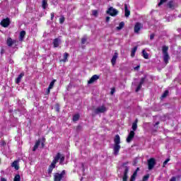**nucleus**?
<instances>
[{
  "label": "nucleus",
  "instance_id": "12",
  "mask_svg": "<svg viewBox=\"0 0 181 181\" xmlns=\"http://www.w3.org/2000/svg\"><path fill=\"white\" fill-rule=\"evenodd\" d=\"M119 149H121L120 145H115L113 147V155L115 156H117L118 153H119Z\"/></svg>",
  "mask_w": 181,
  "mask_h": 181
},
{
  "label": "nucleus",
  "instance_id": "59",
  "mask_svg": "<svg viewBox=\"0 0 181 181\" xmlns=\"http://www.w3.org/2000/svg\"><path fill=\"white\" fill-rule=\"evenodd\" d=\"M134 122H136V124H138V119H136Z\"/></svg>",
  "mask_w": 181,
  "mask_h": 181
},
{
  "label": "nucleus",
  "instance_id": "22",
  "mask_svg": "<svg viewBox=\"0 0 181 181\" xmlns=\"http://www.w3.org/2000/svg\"><path fill=\"white\" fill-rule=\"evenodd\" d=\"M40 146V139H38L36 141V143L33 148V151L35 152V151H36V149H37V148H39Z\"/></svg>",
  "mask_w": 181,
  "mask_h": 181
},
{
  "label": "nucleus",
  "instance_id": "10",
  "mask_svg": "<svg viewBox=\"0 0 181 181\" xmlns=\"http://www.w3.org/2000/svg\"><path fill=\"white\" fill-rule=\"evenodd\" d=\"M56 158H58V161L59 160L60 165H63V162H64V156L60 153H58L54 159H56Z\"/></svg>",
  "mask_w": 181,
  "mask_h": 181
},
{
  "label": "nucleus",
  "instance_id": "7",
  "mask_svg": "<svg viewBox=\"0 0 181 181\" xmlns=\"http://www.w3.org/2000/svg\"><path fill=\"white\" fill-rule=\"evenodd\" d=\"M147 162H148V170H152V168L155 167V165H156L155 158H151L148 159Z\"/></svg>",
  "mask_w": 181,
  "mask_h": 181
},
{
  "label": "nucleus",
  "instance_id": "19",
  "mask_svg": "<svg viewBox=\"0 0 181 181\" xmlns=\"http://www.w3.org/2000/svg\"><path fill=\"white\" fill-rule=\"evenodd\" d=\"M115 145H119L121 144V138L119 135L117 134L114 139Z\"/></svg>",
  "mask_w": 181,
  "mask_h": 181
},
{
  "label": "nucleus",
  "instance_id": "24",
  "mask_svg": "<svg viewBox=\"0 0 181 181\" xmlns=\"http://www.w3.org/2000/svg\"><path fill=\"white\" fill-rule=\"evenodd\" d=\"M124 26H125V23H124V21H122L121 23H119V26L117 27V30H121V29H122Z\"/></svg>",
  "mask_w": 181,
  "mask_h": 181
},
{
  "label": "nucleus",
  "instance_id": "30",
  "mask_svg": "<svg viewBox=\"0 0 181 181\" xmlns=\"http://www.w3.org/2000/svg\"><path fill=\"white\" fill-rule=\"evenodd\" d=\"M132 128L133 131H135L136 129H137L138 124H136V122H134L132 124Z\"/></svg>",
  "mask_w": 181,
  "mask_h": 181
},
{
  "label": "nucleus",
  "instance_id": "2",
  "mask_svg": "<svg viewBox=\"0 0 181 181\" xmlns=\"http://www.w3.org/2000/svg\"><path fill=\"white\" fill-rule=\"evenodd\" d=\"M66 176V170H62L61 173H57L54 174V181H62Z\"/></svg>",
  "mask_w": 181,
  "mask_h": 181
},
{
  "label": "nucleus",
  "instance_id": "33",
  "mask_svg": "<svg viewBox=\"0 0 181 181\" xmlns=\"http://www.w3.org/2000/svg\"><path fill=\"white\" fill-rule=\"evenodd\" d=\"M92 15L95 17L98 16V11L97 10L92 11Z\"/></svg>",
  "mask_w": 181,
  "mask_h": 181
},
{
  "label": "nucleus",
  "instance_id": "41",
  "mask_svg": "<svg viewBox=\"0 0 181 181\" xmlns=\"http://www.w3.org/2000/svg\"><path fill=\"white\" fill-rule=\"evenodd\" d=\"M149 179V175H146L143 177V181H146Z\"/></svg>",
  "mask_w": 181,
  "mask_h": 181
},
{
  "label": "nucleus",
  "instance_id": "23",
  "mask_svg": "<svg viewBox=\"0 0 181 181\" xmlns=\"http://www.w3.org/2000/svg\"><path fill=\"white\" fill-rule=\"evenodd\" d=\"M69 57V53L65 52L64 54V59H62L60 62H63L64 63H66V62H68L67 58Z\"/></svg>",
  "mask_w": 181,
  "mask_h": 181
},
{
  "label": "nucleus",
  "instance_id": "17",
  "mask_svg": "<svg viewBox=\"0 0 181 181\" xmlns=\"http://www.w3.org/2000/svg\"><path fill=\"white\" fill-rule=\"evenodd\" d=\"M131 15V11L128 9V5L124 4V16L128 18Z\"/></svg>",
  "mask_w": 181,
  "mask_h": 181
},
{
  "label": "nucleus",
  "instance_id": "13",
  "mask_svg": "<svg viewBox=\"0 0 181 181\" xmlns=\"http://www.w3.org/2000/svg\"><path fill=\"white\" fill-rule=\"evenodd\" d=\"M98 78H100V76L98 75H93L88 81V84H93V83H95V81H97Z\"/></svg>",
  "mask_w": 181,
  "mask_h": 181
},
{
  "label": "nucleus",
  "instance_id": "32",
  "mask_svg": "<svg viewBox=\"0 0 181 181\" xmlns=\"http://www.w3.org/2000/svg\"><path fill=\"white\" fill-rule=\"evenodd\" d=\"M179 179H180V176H177V177H173L170 181H176V180H179Z\"/></svg>",
  "mask_w": 181,
  "mask_h": 181
},
{
  "label": "nucleus",
  "instance_id": "9",
  "mask_svg": "<svg viewBox=\"0 0 181 181\" xmlns=\"http://www.w3.org/2000/svg\"><path fill=\"white\" fill-rule=\"evenodd\" d=\"M11 23V21H9V18H4L1 21V25L3 26V28H8Z\"/></svg>",
  "mask_w": 181,
  "mask_h": 181
},
{
  "label": "nucleus",
  "instance_id": "18",
  "mask_svg": "<svg viewBox=\"0 0 181 181\" xmlns=\"http://www.w3.org/2000/svg\"><path fill=\"white\" fill-rule=\"evenodd\" d=\"M12 168H14L16 170H19V160H14L11 164Z\"/></svg>",
  "mask_w": 181,
  "mask_h": 181
},
{
  "label": "nucleus",
  "instance_id": "15",
  "mask_svg": "<svg viewBox=\"0 0 181 181\" xmlns=\"http://www.w3.org/2000/svg\"><path fill=\"white\" fill-rule=\"evenodd\" d=\"M61 43H62V40H60V38L54 39V41H53L54 47H59Z\"/></svg>",
  "mask_w": 181,
  "mask_h": 181
},
{
  "label": "nucleus",
  "instance_id": "16",
  "mask_svg": "<svg viewBox=\"0 0 181 181\" xmlns=\"http://www.w3.org/2000/svg\"><path fill=\"white\" fill-rule=\"evenodd\" d=\"M117 59H118V54L117 52H115L112 59H111V63L112 66H115L117 63Z\"/></svg>",
  "mask_w": 181,
  "mask_h": 181
},
{
  "label": "nucleus",
  "instance_id": "45",
  "mask_svg": "<svg viewBox=\"0 0 181 181\" xmlns=\"http://www.w3.org/2000/svg\"><path fill=\"white\" fill-rule=\"evenodd\" d=\"M136 177L135 175H132V177H131L130 181H135Z\"/></svg>",
  "mask_w": 181,
  "mask_h": 181
},
{
  "label": "nucleus",
  "instance_id": "20",
  "mask_svg": "<svg viewBox=\"0 0 181 181\" xmlns=\"http://www.w3.org/2000/svg\"><path fill=\"white\" fill-rule=\"evenodd\" d=\"M25 76V73L22 72L20 75H18V76L17 77V78L16 79V84H19V83H21L22 78Z\"/></svg>",
  "mask_w": 181,
  "mask_h": 181
},
{
  "label": "nucleus",
  "instance_id": "31",
  "mask_svg": "<svg viewBox=\"0 0 181 181\" xmlns=\"http://www.w3.org/2000/svg\"><path fill=\"white\" fill-rule=\"evenodd\" d=\"M46 6H47V1L43 0L42 1V8L43 9H46Z\"/></svg>",
  "mask_w": 181,
  "mask_h": 181
},
{
  "label": "nucleus",
  "instance_id": "28",
  "mask_svg": "<svg viewBox=\"0 0 181 181\" xmlns=\"http://www.w3.org/2000/svg\"><path fill=\"white\" fill-rule=\"evenodd\" d=\"M54 83H56V79H54L49 85L48 88L52 89L54 86Z\"/></svg>",
  "mask_w": 181,
  "mask_h": 181
},
{
  "label": "nucleus",
  "instance_id": "8",
  "mask_svg": "<svg viewBox=\"0 0 181 181\" xmlns=\"http://www.w3.org/2000/svg\"><path fill=\"white\" fill-rule=\"evenodd\" d=\"M105 111H107V107H105L104 105H102L95 110V114H101L103 112H105Z\"/></svg>",
  "mask_w": 181,
  "mask_h": 181
},
{
  "label": "nucleus",
  "instance_id": "14",
  "mask_svg": "<svg viewBox=\"0 0 181 181\" xmlns=\"http://www.w3.org/2000/svg\"><path fill=\"white\" fill-rule=\"evenodd\" d=\"M141 26V23H136L134 25V33H139Z\"/></svg>",
  "mask_w": 181,
  "mask_h": 181
},
{
  "label": "nucleus",
  "instance_id": "35",
  "mask_svg": "<svg viewBox=\"0 0 181 181\" xmlns=\"http://www.w3.org/2000/svg\"><path fill=\"white\" fill-rule=\"evenodd\" d=\"M65 18L64 16H62L60 18H59V23H64V21H65Z\"/></svg>",
  "mask_w": 181,
  "mask_h": 181
},
{
  "label": "nucleus",
  "instance_id": "47",
  "mask_svg": "<svg viewBox=\"0 0 181 181\" xmlns=\"http://www.w3.org/2000/svg\"><path fill=\"white\" fill-rule=\"evenodd\" d=\"M54 18V13H51V21H53Z\"/></svg>",
  "mask_w": 181,
  "mask_h": 181
},
{
  "label": "nucleus",
  "instance_id": "27",
  "mask_svg": "<svg viewBox=\"0 0 181 181\" xmlns=\"http://www.w3.org/2000/svg\"><path fill=\"white\" fill-rule=\"evenodd\" d=\"M169 95V90H165V92L161 95V98H166Z\"/></svg>",
  "mask_w": 181,
  "mask_h": 181
},
{
  "label": "nucleus",
  "instance_id": "25",
  "mask_svg": "<svg viewBox=\"0 0 181 181\" xmlns=\"http://www.w3.org/2000/svg\"><path fill=\"white\" fill-rule=\"evenodd\" d=\"M136 50H138V47H134L132 49L131 56L132 57H134L135 56V53H136Z\"/></svg>",
  "mask_w": 181,
  "mask_h": 181
},
{
  "label": "nucleus",
  "instance_id": "1",
  "mask_svg": "<svg viewBox=\"0 0 181 181\" xmlns=\"http://www.w3.org/2000/svg\"><path fill=\"white\" fill-rule=\"evenodd\" d=\"M163 54V60L165 64L169 63V54L168 53V50H169V47L167 46H163L162 48Z\"/></svg>",
  "mask_w": 181,
  "mask_h": 181
},
{
  "label": "nucleus",
  "instance_id": "21",
  "mask_svg": "<svg viewBox=\"0 0 181 181\" xmlns=\"http://www.w3.org/2000/svg\"><path fill=\"white\" fill-rule=\"evenodd\" d=\"M26 35V32L25 30H23L20 33V35H19V40L21 42H22V40H23L25 36Z\"/></svg>",
  "mask_w": 181,
  "mask_h": 181
},
{
  "label": "nucleus",
  "instance_id": "46",
  "mask_svg": "<svg viewBox=\"0 0 181 181\" xmlns=\"http://www.w3.org/2000/svg\"><path fill=\"white\" fill-rule=\"evenodd\" d=\"M5 145H6V143L5 142V141H2L1 142V146H5Z\"/></svg>",
  "mask_w": 181,
  "mask_h": 181
},
{
  "label": "nucleus",
  "instance_id": "42",
  "mask_svg": "<svg viewBox=\"0 0 181 181\" xmlns=\"http://www.w3.org/2000/svg\"><path fill=\"white\" fill-rule=\"evenodd\" d=\"M169 8H173V1H170L168 3Z\"/></svg>",
  "mask_w": 181,
  "mask_h": 181
},
{
  "label": "nucleus",
  "instance_id": "36",
  "mask_svg": "<svg viewBox=\"0 0 181 181\" xmlns=\"http://www.w3.org/2000/svg\"><path fill=\"white\" fill-rule=\"evenodd\" d=\"M86 42H87V37H83L81 40L82 45H86Z\"/></svg>",
  "mask_w": 181,
  "mask_h": 181
},
{
  "label": "nucleus",
  "instance_id": "55",
  "mask_svg": "<svg viewBox=\"0 0 181 181\" xmlns=\"http://www.w3.org/2000/svg\"><path fill=\"white\" fill-rule=\"evenodd\" d=\"M156 125H159V122H156L154 127H156Z\"/></svg>",
  "mask_w": 181,
  "mask_h": 181
},
{
  "label": "nucleus",
  "instance_id": "6",
  "mask_svg": "<svg viewBox=\"0 0 181 181\" xmlns=\"http://www.w3.org/2000/svg\"><path fill=\"white\" fill-rule=\"evenodd\" d=\"M6 44L8 47H12V46H18V41L16 40H12V38L8 37L7 39Z\"/></svg>",
  "mask_w": 181,
  "mask_h": 181
},
{
  "label": "nucleus",
  "instance_id": "48",
  "mask_svg": "<svg viewBox=\"0 0 181 181\" xmlns=\"http://www.w3.org/2000/svg\"><path fill=\"white\" fill-rule=\"evenodd\" d=\"M50 90H51V89H49V88H48L47 89L46 94H49V93H50Z\"/></svg>",
  "mask_w": 181,
  "mask_h": 181
},
{
  "label": "nucleus",
  "instance_id": "29",
  "mask_svg": "<svg viewBox=\"0 0 181 181\" xmlns=\"http://www.w3.org/2000/svg\"><path fill=\"white\" fill-rule=\"evenodd\" d=\"M79 118H80V115H75L73 117V121H74V122L78 121Z\"/></svg>",
  "mask_w": 181,
  "mask_h": 181
},
{
  "label": "nucleus",
  "instance_id": "5",
  "mask_svg": "<svg viewBox=\"0 0 181 181\" xmlns=\"http://www.w3.org/2000/svg\"><path fill=\"white\" fill-rule=\"evenodd\" d=\"M107 15L110 16H117L118 15V10L114 8V7H110L107 11Z\"/></svg>",
  "mask_w": 181,
  "mask_h": 181
},
{
  "label": "nucleus",
  "instance_id": "44",
  "mask_svg": "<svg viewBox=\"0 0 181 181\" xmlns=\"http://www.w3.org/2000/svg\"><path fill=\"white\" fill-rule=\"evenodd\" d=\"M153 39H155V34H151L150 35V40H153Z\"/></svg>",
  "mask_w": 181,
  "mask_h": 181
},
{
  "label": "nucleus",
  "instance_id": "43",
  "mask_svg": "<svg viewBox=\"0 0 181 181\" xmlns=\"http://www.w3.org/2000/svg\"><path fill=\"white\" fill-rule=\"evenodd\" d=\"M144 83H145V78H142L141 79L139 84L142 86V84H144Z\"/></svg>",
  "mask_w": 181,
  "mask_h": 181
},
{
  "label": "nucleus",
  "instance_id": "50",
  "mask_svg": "<svg viewBox=\"0 0 181 181\" xmlns=\"http://www.w3.org/2000/svg\"><path fill=\"white\" fill-rule=\"evenodd\" d=\"M136 175H138V172L134 171V173H133V176H136Z\"/></svg>",
  "mask_w": 181,
  "mask_h": 181
},
{
  "label": "nucleus",
  "instance_id": "58",
  "mask_svg": "<svg viewBox=\"0 0 181 181\" xmlns=\"http://www.w3.org/2000/svg\"><path fill=\"white\" fill-rule=\"evenodd\" d=\"M41 145H42V148H43V146H45V144L44 143H42Z\"/></svg>",
  "mask_w": 181,
  "mask_h": 181
},
{
  "label": "nucleus",
  "instance_id": "56",
  "mask_svg": "<svg viewBox=\"0 0 181 181\" xmlns=\"http://www.w3.org/2000/svg\"><path fill=\"white\" fill-rule=\"evenodd\" d=\"M138 69H139V66H137L134 68L135 70H138Z\"/></svg>",
  "mask_w": 181,
  "mask_h": 181
},
{
  "label": "nucleus",
  "instance_id": "11",
  "mask_svg": "<svg viewBox=\"0 0 181 181\" xmlns=\"http://www.w3.org/2000/svg\"><path fill=\"white\" fill-rule=\"evenodd\" d=\"M134 136H135V132L131 131L127 138V142L129 144L134 139Z\"/></svg>",
  "mask_w": 181,
  "mask_h": 181
},
{
  "label": "nucleus",
  "instance_id": "57",
  "mask_svg": "<svg viewBox=\"0 0 181 181\" xmlns=\"http://www.w3.org/2000/svg\"><path fill=\"white\" fill-rule=\"evenodd\" d=\"M139 168H137L135 170V172H139Z\"/></svg>",
  "mask_w": 181,
  "mask_h": 181
},
{
  "label": "nucleus",
  "instance_id": "3",
  "mask_svg": "<svg viewBox=\"0 0 181 181\" xmlns=\"http://www.w3.org/2000/svg\"><path fill=\"white\" fill-rule=\"evenodd\" d=\"M129 162L123 163L122 168H124V172L123 175V181L128 180V172L129 170V167L127 166L128 165Z\"/></svg>",
  "mask_w": 181,
  "mask_h": 181
},
{
  "label": "nucleus",
  "instance_id": "51",
  "mask_svg": "<svg viewBox=\"0 0 181 181\" xmlns=\"http://www.w3.org/2000/svg\"><path fill=\"white\" fill-rule=\"evenodd\" d=\"M56 111H57V112H59L60 111V108L59 107H57Z\"/></svg>",
  "mask_w": 181,
  "mask_h": 181
},
{
  "label": "nucleus",
  "instance_id": "26",
  "mask_svg": "<svg viewBox=\"0 0 181 181\" xmlns=\"http://www.w3.org/2000/svg\"><path fill=\"white\" fill-rule=\"evenodd\" d=\"M142 54L144 59H149V54H148V52H146V51H145V49L142 51Z\"/></svg>",
  "mask_w": 181,
  "mask_h": 181
},
{
  "label": "nucleus",
  "instance_id": "4",
  "mask_svg": "<svg viewBox=\"0 0 181 181\" xmlns=\"http://www.w3.org/2000/svg\"><path fill=\"white\" fill-rule=\"evenodd\" d=\"M57 162H59V157L54 158L52 163L49 165L48 169L49 175H52V172H53V170L56 168V164L57 163Z\"/></svg>",
  "mask_w": 181,
  "mask_h": 181
},
{
  "label": "nucleus",
  "instance_id": "49",
  "mask_svg": "<svg viewBox=\"0 0 181 181\" xmlns=\"http://www.w3.org/2000/svg\"><path fill=\"white\" fill-rule=\"evenodd\" d=\"M5 53V50L4 49H1V54H4Z\"/></svg>",
  "mask_w": 181,
  "mask_h": 181
},
{
  "label": "nucleus",
  "instance_id": "53",
  "mask_svg": "<svg viewBox=\"0 0 181 181\" xmlns=\"http://www.w3.org/2000/svg\"><path fill=\"white\" fill-rule=\"evenodd\" d=\"M1 181H6V179H5L4 177H1Z\"/></svg>",
  "mask_w": 181,
  "mask_h": 181
},
{
  "label": "nucleus",
  "instance_id": "38",
  "mask_svg": "<svg viewBox=\"0 0 181 181\" xmlns=\"http://www.w3.org/2000/svg\"><path fill=\"white\" fill-rule=\"evenodd\" d=\"M166 1L168 0H160V2L158 3V6H160V5H163V4H165Z\"/></svg>",
  "mask_w": 181,
  "mask_h": 181
},
{
  "label": "nucleus",
  "instance_id": "52",
  "mask_svg": "<svg viewBox=\"0 0 181 181\" xmlns=\"http://www.w3.org/2000/svg\"><path fill=\"white\" fill-rule=\"evenodd\" d=\"M106 22H110V17H106Z\"/></svg>",
  "mask_w": 181,
  "mask_h": 181
},
{
  "label": "nucleus",
  "instance_id": "37",
  "mask_svg": "<svg viewBox=\"0 0 181 181\" xmlns=\"http://www.w3.org/2000/svg\"><path fill=\"white\" fill-rule=\"evenodd\" d=\"M169 160H170V158H167V159L163 162V168H165V166H166V165H168V162H169Z\"/></svg>",
  "mask_w": 181,
  "mask_h": 181
},
{
  "label": "nucleus",
  "instance_id": "39",
  "mask_svg": "<svg viewBox=\"0 0 181 181\" xmlns=\"http://www.w3.org/2000/svg\"><path fill=\"white\" fill-rule=\"evenodd\" d=\"M141 88H142V85L139 84V86H137V88L136 89V93H138V91H139V90H141Z\"/></svg>",
  "mask_w": 181,
  "mask_h": 181
},
{
  "label": "nucleus",
  "instance_id": "34",
  "mask_svg": "<svg viewBox=\"0 0 181 181\" xmlns=\"http://www.w3.org/2000/svg\"><path fill=\"white\" fill-rule=\"evenodd\" d=\"M14 181H21V175L19 174H17L14 177Z\"/></svg>",
  "mask_w": 181,
  "mask_h": 181
},
{
  "label": "nucleus",
  "instance_id": "54",
  "mask_svg": "<svg viewBox=\"0 0 181 181\" xmlns=\"http://www.w3.org/2000/svg\"><path fill=\"white\" fill-rule=\"evenodd\" d=\"M114 93H115V90H114V89H112L110 93H111V94H114Z\"/></svg>",
  "mask_w": 181,
  "mask_h": 181
},
{
  "label": "nucleus",
  "instance_id": "40",
  "mask_svg": "<svg viewBox=\"0 0 181 181\" xmlns=\"http://www.w3.org/2000/svg\"><path fill=\"white\" fill-rule=\"evenodd\" d=\"M141 88H142V85L139 84V86H137V88L136 89V93H138V91H139V90H141Z\"/></svg>",
  "mask_w": 181,
  "mask_h": 181
}]
</instances>
